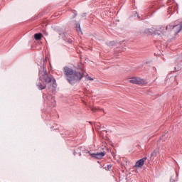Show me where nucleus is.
Listing matches in <instances>:
<instances>
[{
	"instance_id": "1",
	"label": "nucleus",
	"mask_w": 182,
	"mask_h": 182,
	"mask_svg": "<svg viewBox=\"0 0 182 182\" xmlns=\"http://www.w3.org/2000/svg\"><path fill=\"white\" fill-rule=\"evenodd\" d=\"M83 68V64L82 63L77 65V69L75 70L69 67L63 68L64 76L70 85H73L75 83H79L83 79L85 72Z\"/></svg>"
},
{
	"instance_id": "2",
	"label": "nucleus",
	"mask_w": 182,
	"mask_h": 182,
	"mask_svg": "<svg viewBox=\"0 0 182 182\" xmlns=\"http://www.w3.org/2000/svg\"><path fill=\"white\" fill-rule=\"evenodd\" d=\"M149 33L154 35H158V36H163L166 35V31H172L175 35H178L182 31V22L180 24H177L176 26L168 25L166 28L164 26H159L156 28L155 31H152L149 29Z\"/></svg>"
},
{
	"instance_id": "3",
	"label": "nucleus",
	"mask_w": 182,
	"mask_h": 182,
	"mask_svg": "<svg viewBox=\"0 0 182 182\" xmlns=\"http://www.w3.org/2000/svg\"><path fill=\"white\" fill-rule=\"evenodd\" d=\"M39 79L41 82H38L36 83V86L38 87L39 90H43V89H46V85H49V83H53V87H56V80H55L53 75H52L50 73L41 74Z\"/></svg>"
},
{
	"instance_id": "4",
	"label": "nucleus",
	"mask_w": 182,
	"mask_h": 182,
	"mask_svg": "<svg viewBox=\"0 0 182 182\" xmlns=\"http://www.w3.org/2000/svg\"><path fill=\"white\" fill-rule=\"evenodd\" d=\"M129 82V83H132L133 85H143V83H144V80L139 77H132Z\"/></svg>"
},
{
	"instance_id": "5",
	"label": "nucleus",
	"mask_w": 182,
	"mask_h": 182,
	"mask_svg": "<svg viewBox=\"0 0 182 182\" xmlns=\"http://www.w3.org/2000/svg\"><path fill=\"white\" fill-rule=\"evenodd\" d=\"M89 154L91 156V157L92 159H103V157H105V156H106V153L105 152H100V153H97V154H92L90 153V151H88Z\"/></svg>"
},
{
	"instance_id": "6",
	"label": "nucleus",
	"mask_w": 182,
	"mask_h": 182,
	"mask_svg": "<svg viewBox=\"0 0 182 182\" xmlns=\"http://www.w3.org/2000/svg\"><path fill=\"white\" fill-rule=\"evenodd\" d=\"M147 160V157H144L139 160H138L135 164V167H143L144 166V161Z\"/></svg>"
},
{
	"instance_id": "7",
	"label": "nucleus",
	"mask_w": 182,
	"mask_h": 182,
	"mask_svg": "<svg viewBox=\"0 0 182 182\" xmlns=\"http://www.w3.org/2000/svg\"><path fill=\"white\" fill-rule=\"evenodd\" d=\"M63 39L65 42H68V43H72V42L73 41L72 40V37L68 34L65 35Z\"/></svg>"
},
{
	"instance_id": "8",
	"label": "nucleus",
	"mask_w": 182,
	"mask_h": 182,
	"mask_svg": "<svg viewBox=\"0 0 182 182\" xmlns=\"http://www.w3.org/2000/svg\"><path fill=\"white\" fill-rule=\"evenodd\" d=\"M72 22H73V23H74V24L75 25V28H76L77 32H81V30H80V23L76 22V21H75V20H73Z\"/></svg>"
},
{
	"instance_id": "9",
	"label": "nucleus",
	"mask_w": 182,
	"mask_h": 182,
	"mask_svg": "<svg viewBox=\"0 0 182 182\" xmlns=\"http://www.w3.org/2000/svg\"><path fill=\"white\" fill-rule=\"evenodd\" d=\"M43 36V35H42L41 33H38L34 34V39H36V41H41V39H42V37Z\"/></svg>"
},
{
	"instance_id": "10",
	"label": "nucleus",
	"mask_w": 182,
	"mask_h": 182,
	"mask_svg": "<svg viewBox=\"0 0 182 182\" xmlns=\"http://www.w3.org/2000/svg\"><path fill=\"white\" fill-rule=\"evenodd\" d=\"M90 109L92 110V112H93V113H96V112H99V111H100V110H103V109H100V108H99V107H90Z\"/></svg>"
},
{
	"instance_id": "11",
	"label": "nucleus",
	"mask_w": 182,
	"mask_h": 182,
	"mask_svg": "<svg viewBox=\"0 0 182 182\" xmlns=\"http://www.w3.org/2000/svg\"><path fill=\"white\" fill-rule=\"evenodd\" d=\"M50 74L48 73V70H46V66L45 65H43V71L41 73V75H48Z\"/></svg>"
},
{
	"instance_id": "12",
	"label": "nucleus",
	"mask_w": 182,
	"mask_h": 182,
	"mask_svg": "<svg viewBox=\"0 0 182 182\" xmlns=\"http://www.w3.org/2000/svg\"><path fill=\"white\" fill-rule=\"evenodd\" d=\"M157 153H159V149H155L151 154V157H156Z\"/></svg>"
},
{
	"instance_id": "13",
	"label": "nucleus",
	"mask_w": 182,
	"mask_h": 182,
	"mask_svg": "<svg viewBox=\"0 0 182 182\" xmlns=\"http://www.w3.org/2000/svg\"><path fill=\"white\" fill-rule=\"evenodd\" d=\"M47 99H51V103H55V97L52 96V95H48L47 97Z\"/></svg>"
},
{
	"instance_id": "14",
	"label": "nucleus",
	"mask_w": 182,
	"mask_h": 182,
	"mask_svg": "<svg viewBox=\"0 0 182 182\" xmlns=\"http://www.w3.org/2000/svg\"><path fill=\"white\" fill-rule=\"evenodd\" d=\"M107 46H114L116 45V42L114 41H109V43H107Z\"/></svg>"
},
{
	"instance_id": "15",
	"label": "nucleus",
	"mask_w": 182,
	"mask_h": 182,
	"mask_svg": "<svg viewBox=\"0 0 182 182\" xmlns=\"http://www.w3.org/2000/svg\"><path fill=\"white\" fill-rule=\"evenodd\" d=\"M71 12H72V14H73V19H74V18H75L76 16H77V13L76 12V11L72 10Z\"/></svg>"
},
{
	"instance_id": "16",
	"label": "nucleus",
	"mask_w": 182,
	"mask_h": 182,
	"mask_svg": "<svg viewBox=\"0 0 182 182\" xmlns=\"http://www.w3.org/2000/svg\"><path fill=\"white\" fill-rule=\"evenodd\" d=\"M105 170H110L112 168V164L107 165V166L105 167Z\"/></svg>"
},
{
	"instance_id": "17",
	"label": "nucleus",
	"mask_w": 182,
	"mask_h": 182,
	"mask_svg": "<svg viewBox=\"0 0 182 182\" xmlns=\"http://www.w3.org/2000/svg\"><path fill=\"white\" fill-rule=\"evenodd\" d=\"M64 134H65V136H68V131H65Z\"/></svg>"
},
{
	"instance_id": "18",
	"label": "nucleus",
	"mask_w": 182,
	"mask_h": 182,
	"mask_svg": "<svg viewBox=\"0 0 182 182\" xmlns=\"http://www.w3.org/2000/svg\"><path fill=\"white\" fill-rule=\"evenodd\" d=\"M88 80H93V78L90 77H88Z\"/></svg>"
},
{
	"instance_id": "19",
	"label": "nucleus",
	"mask_w": 182,
	"mask_h": 182,
	"mask_svg": "<svg viewBox=\"0 0 182 182\" xmlns=\"http://www.w3.org/2000/svg\"><path fill=\"white\" fill-rule=\"evenodd\" d=\"M44 35H46V36H48V33H46V31H44Z\"/></svg>"
},
{
	"instance_id": "20",
	"label": "nucleus",
	"mask_w": 182,
	"mask_h": 182,
	"mask_svg": "<svg viewBox=\"0 0 182 182\" xmlns=\"http://www.w3.org/2000/svg\"><path fill=\"white\" fill-rule=\"evenodd\" d=\"M170 181H171V182H174V180H173V178H170Z\"/></svg>"
},
{
	"instance_id": "21",
	"label": "nucleus",
	"mask_w": 182,
	"mask_h": 182,
	"mask_svg": "<svg viewBox=\"0 0 182 182\" xmlns=\"http://www.w3.org/2000/svg\"><path fill=\"white\" fill-rule=\"evenodd\" d=\"M74 154H76V152H75V151H74Z\"/></svg>"
},
{
	"instance_id": "22",
	"label": "nucleus",
	"mask_w": 182,
	"mask_h": 182,
	"mask_svg": "<svg viewBox=\"0 0 182 182\" xmlns=\"http://www.w3.org/2000/svg\"><path fill=\"white\" fill-rule=\"evenodd\" d=\"M97 163H100V161H98Z\"/></svg>"
}]
</instances>
